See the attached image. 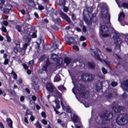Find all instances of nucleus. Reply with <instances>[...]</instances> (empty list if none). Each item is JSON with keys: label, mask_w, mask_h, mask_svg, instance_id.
<instances>
[{"label": "nucleus", "mask_w": 128, "mask_h": 128, "mask_svg": "<svg viewBox=\"0 0 128 128\" xmlns=\"http://www.w3.org/2000/svg\"><path fill=\"white\" fill-rule=\"evenodd\" d=\"M24 31L23 32L24 38L26 42H30L32 38H36V33L34 31V28L30 24H24Z\"/></svg>", "instance_id": "1"}, {"label": "nucleus", "mask_w": 128, "mask_h": 128, "mask_svg": "<svg viewBox=\"0 0 128 128\" xmlns=\"http://www.w3.org/2000/svg\"><path fill=\"white\" fill-rule=\"evenodd\" d=\"M74 88L72 90V92L74 94H76V91L74 90H76L77 92H78L82 98H88V96H90V92L88 91L84 90V85H82V84H78L77 85H74Z\"/></svg>", "instance_id": "2"}, {"label": "nucleus", "mask_w": 128, "mask_h": 128, "mask_svg": "<svg viewBox=\"0 0 128 128\" xmlns=\"http://www.w3.org/2000/svg\"><path fill=\"white\" fill-rule=\"evenodd\" d=\"M116 122L119 126H124L128 122V116L126 114H120L118 116Z\"/></svg>", "instance_id": "3"}, {"label": "nucleus", "mask_w": 128, "mask_h": 128, "mask_svg": "<svg viewBox=\"0 0 128 128\" xmlns=\"http://www.w3.org/2000/svg\"><path fill=\"white\" fill-rule=\"evenodd\" d=\"M114 32V40H116V42H115L116 46L115 50H118V52H120V45L122 42V41L119 38L120 34L118 32L116 31L114 29H113Z\"/></svg>", "instance_id": "4"}, {"label": "nucleus", "mask_w": 128, "mask_h": 128, "mask_svg": "<svg viewBox=\"0 0 128 128\" xmlns=\"http://www.w3.org/2000/svg\"><path fill=\"white\" fill-rule=\"evenodd\" d=\"M101 18L102 20H106V24H109L110 18V15L108 14V6H104L102 8L101 10Z\"/></svg>", "instance_id": "5"}, {"label": "nucleus", "mask_w": 128, "mask_h": 128, "mask_svg": "<svg viewBox=\"0 0 128 128\" xmlns=\"http://www.w3.org/2000/svg\"><path fill=\"white\" fill-rule=\"evenodd\" d=\"M98 48L92 49L91 51V54L94 58H96L98 60H99V62H102V58H100V55L98 54Z\"/></svg>", "instance_id": "6"}, {"label": "nucleus", "mask_w": 128, "mask_h": 128, "mask_svg": "<svg viewBox=\"0 0 128 128\" xmlns=\"http://www.w3.org/2000/svg\"><path fill=\"white\" fill-rule=\"evenodd\" d=\"M108 28L106 26H101L100 32L102 36H108L110 34L108 33Z\"/></svg>", "instance_id": "7"}, {"label": "nucleus", "mask_w": 128, "mask_h": 128, "mask_svg": "<svg viewBox=\"0 0 128 128\" xmlns=\"http://www.w3.org/2000/svg\"><path fill=\"white\" fill-rule=\"evenodd\" d=\"M82 80H87V82H92L94 80V76L92 74H85L82 76Z\"/></svg>", "instance_id": "8"}, {"label": "nucleus", "mask_w": 128, "mask_h": 128, "mask_svg": "<svg viewBox=\"0 0 128 128\" xmlns=\"http://www.w3.org/2000/svg\"><path fill=\"white\" fill-rule=\"evenodd\" d=\"M108 114V112L106 111V112L104 114H100V116L101 118H104L106 120H112V118L114 115L112 114V113H110Z\"/></svg>", "instance_id": "9"}, {"label": "nucleus", "mask_w": 128, "mask_h": 128, "mask_svg": "<svg viewBox=\"0 0 128 128\" xmlns=\"http://www.w3.org/2000/svg\"><path fill=\"white\" fill-rule=\"evenodd\" d=\"M60 14L64 20H65L66 22H68L69 24H70L72 22V21L70 20V18H68V16L66 15V14H64V12H61L60 13Z\"/></svg>", "instance_id": "10"}, {"label": "nucleus", "mask_w": 128, "mask_h": 128, "mask_svg": "<svg viewBox=\"0 0 128 128\" xmlns=\"http://www.w3.org/2000/svg\"><path fill=\"white\" fill-rule=\"evenodd\" d=\"M96 90L98 92H102V82H98L96 84Z\"/></svg>", "instance_id": "11"}, {"label": "nucleus", "mask_w": 128, "mask_h": 128, "mask_svg": "<svg viewBox=\"0 0 128 128\" xmlns=\"http://www.w3.org/2000/svg\"><path fill=\"white\" fill-rule=\"evenodd\" d=\"M46 88L47 90L50 92H54V86L52 84L49 83L46 86Z\"/></svg>", "instance_id": "12"}, {"label": "nucleus", "mask_w": 128, "mask_h": 128, "mask_svg": "<svg viewBox=\"0 0 128 128\" xmlns=\"http://www.w3.org/2000/svg\"><path fill=\"white\" fill-rule=\"evenodd\" d=\"M112 110L115 112H122L124 110V107L116 105L112 107Z\"/></svg>", "instance_id": "13"}, {"label": "nucleus", "mask_w": 128, "mask_h": 128, "mask_svg": "<svg viewBox=\"0 0 128 128\" xmlns=\"http://www.w3.org/2000/svg\"><path fill=\"white\" fill-rule=\"evenodd\" d=\"M122 88L124 90L128 92V80L124 81L122 86Z\"/></svg>", "instance_id": "14"}, {"label": "nucleus", "mask_w": 128, "mask_h": 128, "mask_svg": "<svg viewBox=\"0 0 128 128\" xmlns=\"http://www.w3.org/2000/svg\"><path fill=\"white\" fill-rule=\"evenodd\" d=\"M72 120L74 122H78L80 121V118L76 115V114H72L71 116Z\"/></svg>", "instance_id": "15"}, {"label": "nucleus", "mask_w": 128, "mask_h": 128, "mask_svg": "<svg viewBox=\"0 0 128 128\" xmlns=\"http://www.w3.org/2000/svg\"><path fill=\"white\" fill-rule=\"evenodd\" d=\"M48 62H47L45 66H43L42 70H39L40 74H44V72H43L44 70V72H48Z\"/></svg>", "instance_id": "16"}, {"label": "nucleus", "mask_w": 128, "mask_h": 128, "mask_svg": "<svg viewBox=\"0 0 128 128\" xmlns=\"http://www.w3.org/2000/svg\"><path fill=\"white\" fill-rule=\"evenodd\" d=\"M54 92L55 93V96H58V98H60V100H62V95L61 94L60 92H58V90L56 89L55 90H54Z\"/></svg>", "instance_id": "17"}, {"label": "nucleus", "mask_w": 128, "mask_h": 128, "mask_svg": "<svg viewBox=\"0 0 128 128\" xmlns=\"http://www.w3.org/2000/svg\"><path fill=\"white\" fill-rule=\"evenodd\" d=\"M61 104L62 106L63 110H66V108L67 112H68V114H70V112H72V110H70V108L68 106H66V107L64 106V104H62V101H61Z\"/></svg>", "instance_id": "18"}, {"label": "nucleus", "mask_w": 128, "mask_h": 128, "mask_svg": "<svg viewBox=\"0 0 128 128\" xmlns=\"http://www.w3.org/2000/svg\"><path fill=\"white\" fill-rule=\"evenodd\" d=\"M69 42H66V44H69V46H70L72 44H76V40H74V37H70L69 38Z\"/></svg>", "instance_id": "19"}, {"label": "nucleus", "mask_w": 128, "mask_h": 128, "mask_svg": "<svg viewBox=\"0 0 128 128\" xmlns=\"http://www.w3.org/2000/svg\"><path fill=\"white\" fill-rule=\"evenodd\" d=\"M96 20V16H93L92 18H90V20H86V22L87 24H92V20Z\"/></svg>", "instance_id": "20"}, {"label": "nucleus", "mask_w": 128, "mask_h": 128, "mask_svg": "<svg viewBox=\"0 0 128 128\" xmlns=\"http://www.w3.org/2000/svg\"><path fill=\"white\" fill-rule=\"evenodd\" d=\"M124 18V14L123 13V12H122L120 14L118 18V22H122V19Z\"/></svg>", "instance_id": "21"}, {"label": "nucleus", "mask_w": 128, "mask_h": 128, "mask_svg": "<svg viewBox=\"0 0 128 128\" xmlns=\"http://www.w3.org/2000/svg\"><path fill=\"white\" fill-rule=\"evenodd\" d=\"M6 122L8 124V126L10 128H12V121L10 118H7Z\"/></svg>", "instance_id": "22"}, {"label": "nucleus", "mask_w": 128, "mask_h": 128, "mask_svg": "<svg viewBox=\"0 0 128 128\" xmlns=\"http://www.w3.org/2000/svg\"><path fill=\"white\" fill-rule=\"evenodd\" d=\"M88 66L90 68H94V66H96V64L94 62H89L88 63Z\"/></svg>", "instance_id": "23"}, {"label": "nucleus", "mask_w": 128, "mask_h": 128, "mask_svg": "<svg viewBox=\"0 0 128 128\" xmlns=\"http://www.w3.org/2000/svg\"><path fill=\"white\" fill-rule=\"evenodd\" d=\"M58 56L54 54H53L51 55V58H52L53 60H58Z\"/></svg>", "instance_id": "24"}, {"label": "nucleus", "mask_w": 128, "mask_h": 128, "mask_svg": "<svg viewBox=\"0 0 128 128\" xmlns=\"http://www.w3.org/2000/svg\"><path fill=\"white\" fill-rule=\"evenodd\" d=\"M30 42H26V43H25L24 44H23V48H22V50H26V48H28V46H30Z\"/></svg>", "instance_id": "25"}, {"label": "nucleus", "mask_w": 128, "mask_h": 128, "mask_svg": "<svg viewBox=\"0 0 128 128\" xmlns=\"http://www.w3.org/2000/svg\"><path fill=\"white\" fill-rule=\"evenodd\" d=\"M70 60H70V58H68V57H66L64 58V62L66 64H69L70 62Z\"/></svg>", "instance_id": "26"}, {"label": "nucleus", "mask_w": 128, "mask_h": 128, "mask_svg": "<svg viewBox=\"0 0 128 128\" xmlns=\"http://www.w3.org/2000/svg\"><path fill=\"white\" fill-rule=\"evenodd\" d=\"M29 6H36V4L34 0H28Z\"/></svg>", "instance_id": "27"}, {"label": "nucleus", "mask_w": 128, "mask_h": 128, "mask_svg": "<svg viewBox=\"0 0 128 128\" xmlns=\"http://www.w3.org/2000/svg\"><path fill=\"white\" fill-rule=\"evenodd\" d=\"M58 89L60 90H61V92H64V90H66V88H64V86H58Z\"/></svg>", "instance_id": "28"}, {"label": "nucleus", "mask_w": 128, "mask_h": 128, "mask_svg": "<svg viewBox=\"0 0 128 128\" xmlns=\"http://www.w3.org/2000/svg\"><path fill=\"white\" fill-rule=\"evenodd\" d=\"M12 74L13 75V78L14 80H16V78H18V75L16 74V72H14V71H12Z\"/></svg>", "instance_id": "29"}, {"label": "nucleus", "mask_w": 128, "mask_h": 128, "mask_svg": "<svg viewBox=\"0 0 128 128\" xmlns=\"http://www.w3.org/2000/svg\"><path fill=\"white\" fill-rule=\"evenodd\" d=\"M2 10L4 14H10V10L8 8H4Z\"/></svg>", "instance_id": "30"}, {"label": "nucleus", "mask_w": 128, "mask_h": 128, "mask_svg": "<svg viewBox=\"0 0 128 128\" xmlns=\"http://www.w3.org/2000/svg\"><path fill=\"white\" fill-rule=\"evenodd\" d=\"M34 126H36V128H42V125H40V123L38 122V121L35 124Z\"/></svg>", "instance_id": "31"}, {"label": "nucleus", "mask_w": 128, "mask_h": 128, "mask_svg": "<svg viewBox=\"0 0 128 128\" xmlns=\"http://www.w3.org/2000/svg\"><path fill=\"white\" fill-rule=\"evenodd\" d=\"M60 6H66V0H62L60 2Z\"/></svg>", "instance_id": "32"}, {"label": "nucleus", "mask_w": 128, "mask_h": 128, "mask_svg": "<svg viewBox=\"0 0 128 128\" xmlns=\"http://www.w3.org/2000/svg\"><path fill=\"white\" fill-rule=\"evenodd\" d=\"M34 90H38V88H40V86H38V84H34Z\"/></svg>", "instance_id": "33"}, {"label": "nucleus", "mask_w": 128, "mask_h": 128, "mask_svg": "<svg viewBox=\"0 0 128 128\" xmlns=\"http://www.w3.org/2000/svg\"><path fill=\"white\" fill-rule=\"evenodd\" d=\"M60 76L57 75L55 78H54V82H60Z\"/></svg>", "instance_id": "34"}, {"label": "nucleus", "mask_w": 128, "mask_h": 128, "mask_svg": "<svg viewBox=\"0 0 128 128\" xmlns=\"http://www.w3.org/2000/svg\"><path fill=\"white\" fill-rule=\"evenodd\" d=\"M102 72L104 74H108V70H106V68H102Z\"/></svg>", "instance_id": "35"}, {"label": "nucleus", "mask_w": 128, "mask_h": 128, "mask_svg": "<svg viewBox=\"0 0 128 128\" xmlns=\"http://www.w3.org/2000/svg\"><path fill=\"white\" fill-rule=\"evenodd\" d=\"M16 30H18V32H20L22 31V26H16Z\"/></svg>", "instance_id": "36"}, {"label": "nucleus", "mask_w": 128, "mask_h": 128, "mask_svg": "<svg viewBox=\"0 0 128 128\" xmlns=\"http://www.w3.org/2000/svg\"><path fill=\"white\" fill-rule=\"evenodd\" d=\"M63 10L65 12H68V7L66 6H64V7L63 8Z\"/></svg>", "instance_id": "37"}, {"label": "nucleus", "mask_w": 128, "mask_h": 128, "mask_svg": "<svg viewBox=\"0 0 128 128\" xmlns=\"http://www.w3.org/2000/svg\"><path fill=\"white\" fill-rule=\"evenodd\" d=\"M122 6L123 8H128V3H123Z\"/></svg>", "instance_id": "38"}, {"label": "nucleus", "mask_w": 128, "mask_h": 128, "mask_svg": "<svg viewBox=\"0 0 128 128\" xmlns=\"http://www.w3.org/2000/svg\"><path fill=\"white\" fill-rule=\"evenodd\" d=\"M88 12H90V14L91 12H92V7H88Z\"/></svg>", "instance_id": "39"}, {"label": "nucleus", "mask_w": 128, "mask_h": 128, "mask_svg": "<svg viewBox=\"0 0 128 128\" xmlns=\"http://www.w3.org/2000/svg\"><path fill=\"white\" fill-rule=\"evenodd\" d=\"M0 94H2L4 96H6V92H4V91L0 89Z\"/></svg>", "instance_id": "40"}, {"label": "nucleus", "mask_w": 128, "mask_h": 128, "mask_svg": "<svg viewBox=\"0 0 128 128\" xmlns=\"http://www.w3.org/2000/svg\"><path fill=\"white\" fill-rule=\"evenodd\" d=\"M28 64L30 66H34V60H32L28 62Z\"/></svg>", "instance_id": "41"}, {"label": "nucleus", "mask_w": 128, "mask_h": 128, "mask_svg": "<svg viewBox=\"0 0 128 128\" xmlns=\"http://www.w3.org/2000/svg\"><path fill=\"white\" fill-rule=\"evenodd\" d=\"M6 40L8 42H10L11 39H10V36L7 35L6 36Z\"/></svg>", "instance_id": "42"}, {"label": "nucleus", "mask_w": 128, "mask_h": 128, "mask_svg": "<svg viewBox=\"0 0 128 128\" xmlns=\"http://www.w3.org/2000/svg\"><path fill=\"white\" fill-rule=\"evenodd\" d=\"M42 22L43 24H48V20L46 18H45L44 20H42Z\"/></svg>", "instance_id": "43"}, {"label": "nucleus", "mask_w": 128, "mask_h": 128, "mask_svg": "<svg viewBox=\"0 0 128 128\" xmlns=\"http://www.w3.org/2000/svg\"><path fill=\"white\" fill-rule=\"evenodd\" d=\"M112 86L113 87L116 86H118V83L116 82H112Z\"/></svg>", "instance_id": "44"}, {"label": "nucleus", "mask_w": 128, "mask_h": 128, "mask_svg": "<svg viewBox=\"0 0 128 128\" xmlns=\"http://www.w3.org/2000/svg\"><path fill=\"white\" fill-rule=\"evenodd\" d=\"M73 48H74V50H75L77 52H78V50H79L78 46L76 45L73 46Z\"/></svg>", "instance_id": "45"}, {"label": "nucleus", "mask_w": 128, "mask_h": 128, "mask_svg": "<svg viewBox=\"0 0 128 128\" xmlns=\"http://www.w3.org/2000/svg\"><path fill=\"white\" fill-rule=\"evenodd\" d=\"M72 20H76V16L74 14H72Z\"/></svg>", "instance_id": "46"}, {"label": "nucleus", "mask_w": 128, "mask_h": 128, "mask_svg": "<svg viewBox=\"0 0 128 128\" xmlns=\"http://www.w3.org/2000/svg\"><path fill=\"white\" fill-rule=\"evenodd\" d=\"M106 98H112V94H109L107 96H106Z\"/></svg>", "instance_id": "47"}, {"label": "nucleus", "mask_w": 128, "mask_h": 128, "mask_svg": "<svg viewBox=\"0 0 128 128\" xmlns=\"http://www.w3.org/2000/svg\"><path fill=\"white\" fill-rule=\"evenodd\" d=\"M42 122L43 124H48V122H46L44 119L42 120Z\"/></svg>", "instance_id": "48"}, {"label": "nucleus", "mask_w": 128, "mask_h": 128, "mask_svg": "<svg viewBox=\"0 0 128 128\" xmlns=\"http://www.w3.org/2000/svg\"><path fill=\"white\" fill-rule=\"evenodd\" d=\"M22 66H23L24 68H25V70L28 69V65H26V64H23Z\"/></svg>", "instance_id": "49"}, {"label": "nucleus", "mask_w": 128, "mask_h": 128, "mask_svg": "<svg viewBox=\"0 0 128 128\" xmlns=\"http://www.w3.org/2000/svg\"><path fill=\"white\" fill-rule=\"evenodd\" d=\"M80 42H84V40H86V38H84V36H82L80 38Z\"/></svg>", "instance_id": "50"}, {"label": "nucleus", "mask_w": 128, "mask_h": 128, "mask_svg": "<svg viewBox=\"0 0 128 128\" xmlns=\"http://www.w3.org/2000/svg\"><path fill=\"white\" fill-rule=\"evenodd\" d=\"M38 9L40 10H44V8L42 6H41V5H38Z\"/></svg>", "instance_id": "51"}, {"label": "nucleus", "mask_w": 128, "mask_h": 128, "mask_svg": "<svg viewBox=\"0 0 128 128\" xmlns=\"http://www.w3.org/2000/svg\"><path fill=\"white\" fill-rule=\"evenodd\" d=\"M104 62L106 66H107L108 68H110V66H108L110 62L106 61V60H104Z\"/></svg>", "instance_id": "52"}, {"label": "nucleus", "mask_w": 128, "mask_h": 128, "mask_svg": "<svg viewBox=\"0 0 128 128\" xmlns=\"http://www.w3.org/2000/svg\"><path fill=\"white\" fill-rule=\"evenodd\" d=\"M82 31L84 32H86V28L84 26H82Z\"/></svg>", "instance_id": "53"}, {"label": "nucleus", "mask_w": 128, "mask_h": 128, "mask_svg": "<svg viewBox=\"0 0 128 128\" xmlns=\"http://www.w3.org/2000/svg\"><path fill=\"white\" fill-rule=\"evenodd\" d=\"M122 97L123 98H128V94L126 93H124L122 94Z\"/></svg>", "instance_id": "54"}, {"label": "nucleus", "mask_w": 128, "mask_h": 128, "mask_svg": "<svg viewBox=\"0 0 128 128\" xmlns=\"http://www.w3.org/2000/svg\"><path fill=\"white\" fill-rule=\"evenodd\" d=\"M8 64V59H5L4 61V64Z\"/></svg>", "instance_id": "55"}, {"label": "nucleus", "mask_w": 128, "mask_h": 128, "mask_svg": "<svg viewBox=\"0 0 128 128\" xmlns=\"http://www.w3.org/2000/svg\"><path fill=\"white\" fill-rule=\"evenodd\" d=\"M24 122L27 124H28L29 122H28V118L25 117L24 119Z\"/></svg>", "instance_id": "56"}, {"label": "nucleus", "mask_w": 128, "mask_h": 128, "mask_svg": "<svg viewBox=\"0 0 128 128\" xmlns=\"http://www.w3.org/2000/svg\"><path fill=\"white\" fill-rule=\"evenodd\" d=\"M106 52H112V49L109 48H106Z\"/></svg>", "instance_id": "57"}, {"label": "nucleus", "mask_w": 128, "mask_h": 128, "mask_svg": "<svg viewBox=\"0 0 128 128\" xmlns=\"http://www.w3.org/2000/svg\"><path fill=\"white\" fill-rule=\"evenodd\" d=\"M3 24H4V26H8V21L4 20L3 22Z\"/></svg>", "instance_id": "58"}, {"label": "nucleus", "mask_w": 128, "mask_h": 128, "mask_svg": "<svg viewBox=\"0 0 128 128\" xmlns=\"http://www.w3.org/2000/svg\"><path fill=\"white\" fill-rule=\"evenodd\" d=\"M2 32H6V28L4 26L2 27Z\"/></svg>", "instance_id": "59"}, {"label": "nucleus", "mask_w": 128, "mask_h": 128, "mask_svg": "<svg viewBox=\"0 0 128 128\" xmlns=\"http://www.w3.org/2000/svg\"><path fill=\"white\" fill-rule=\"evenodd\" d=\"M42 116L43 118H46V112H42Z\"/></svg>", "instance_id": "60"}, {"label": "nucleus", "mask_w": 128, "mask_h": 128, "mask_svg": "<svg viewBox=\"0 0 128 128\" xmlns=\"http://www.w3.org/2000/svg\"><path fill=\"white\" fill-rule=\"evenodd\" d=\"M32 98L34 101L36 100V96H32Z\"/></svg>", "instance_id": "61"}, {"label": "nucleus", "mask_w": 128, "mask_h": 128, "mask_svg": "<svg viewBox=\"0 0 128 128\" xmlns=\"http://www.w3.org/2000/svg\"><path fill=\"white\" fill-rule=\"evenodd\" d=\"M0 128H4V124H2V122H0Z\"/></svg>", "instance_id": "62"}, {"label": "nucleus", "mask_w": 128, "mask_h": 128, "mask_svg": "<svg viewBox=\"0 0 128 128\" xmlns=\"http://www.w3.org/2000/svg\"><path fill=\"white\" fill-rule=\"evenodd\" d=\"M30 120L32 122H34V116H31Z\"/></svg>", "instance_id": "63"}, {"label": "nucleus", "mask_w": 128, "mask_h": 128, "mask_svg": "<svg viewBox=\"0 0 128 128\" xmlns=\"http://www.w3.org/2000/svg\"><path fill=\"white\" fill-rule=\"evenodd\" d=\"M20 100L21 102H24V96H22L20 98Z\"/></svg>", "instance_id": "64"}]
</instances>
